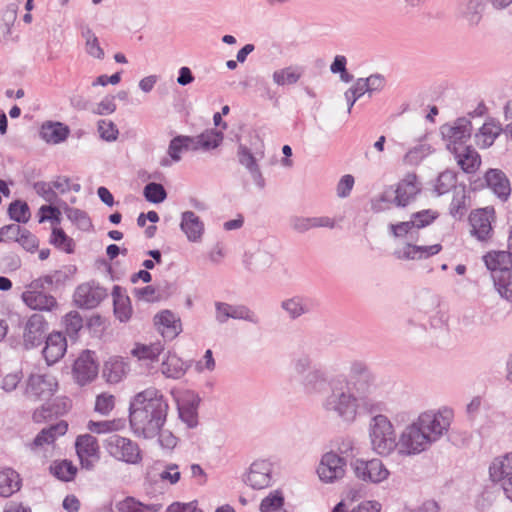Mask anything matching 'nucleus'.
<instances>
[{
  "label": "nucleus",
  "mask_w": 512,
  "mask_h": 512,
  "mask_svg": "<svg viewBox=\"0 0 512 512\" xmlns=\"http://www.w3.org/2000/svg\"><path fill=\"white\" fill-rule=\"evenodd\" d=\"M168 408L161 392L149 387L134 396L130 407V424L136 433L153 438L163 427Z\"/></svg>",
  "instance_id": "f257e3e1"
},
{
  "label": "nucleus",
  "mask_w": 512,
  "mask_h": 512,
  "mask_svg": "<svg viewBox=\"0 0 512 512\" xmlns=\"http://www.w3.org/2000/svg\"><path fill=\"white\" fill-rule=\"evenodd\" d=\"M327 411H333L346 420H353L359 407L358 399L350 393L349 383L334 382L331 394L324 402Z\"/></svg>",
  "instance_id": "f03ea898"
},
{
  "label": "nucleus",
  "mask_w": 512,
  "mask_h": 512,
  "mask_svg": "<svg viewBox=\"0 0 512 512\" xmlns=\"http://www.w3.org/2000/svg\"><path fill=\"white\" fill-rule=\"evenodd\" d=\"M106 452L117 461L127 464H138L142 461V451L139 445L130 438L112 435L105 439Z\"/></svg>",
  "instance_id": "7ed1b4c3"
},
{
  "label": "nucleus",
  "mask_w": 512,
  "mask_h": 512,
  "mask_svg": "<svg viewBox=\"0 0 512 512\" xmlns=\"http://www.w3.org/2000/svg\"><path fill=\"white\" fill-rule=\"evenodd\" d=\"M495 221L496 212L492 206L472 210L468 217L470 235L479 242H489L494 235Z\"/></svg>",
  "instance_id": "20e7f679"
},
{
  "label": "nucleus",
  "mask_w": 512,
  "mask_h": 512,
  "mask_svg": "<svg viewBox=\"0 0 512 512\" xmlns=\"http://www.w3.org/2000/svg\"><path fill=\"white\" fill-rule=\"evenodd\" d=\"M370 438L373 450L380 455H387L396 447L393 426L383 415L374 417Z\"/></svg>",
  "instance_id": "39448f33"
},
{
  "label": "nucleus",
  "mask_w": 512,
  "mask_h": 512,
  "mask_svg": "<svg viewBox=\"0 0 512 512\" xmlns=\"http://www.w3.org/2000/svg\"><path fill=\"white\" fill-rule=\"evenodd\" d=\"M453 417L454 414L451 409L443 408L438 411L424 412L416 421L434 442L448 430Z\"/></svg>",
  "instance_id": "423d86ee"
},
{
  "label": "nucleus",
  "mask_w": 512,
  "mask_h": 512,
  "mask_svg": "<svg viewBox=\"0 0 512 512\" xmlns=\"http://www.w3.org/2000/svg\"><path fill=\"white\" fill-rule=\"evenodd\" d=\"M432 443L427 433L417 421L408 426L402 433L398 449L401 454L414 455L426 450Z\"/></svg>",
  "instance_id": "0eeeda50"
},
{
  "label": "nucleus",
  "mask_w": 512,
  "mask_h": 512,
  "mask_svg": "<svg viewBox=\"0 0 512 512\" xmlns=\"http://www.w3.org/2000/svg\"><path fill=\"white\" fill-rule=\"evenodd\" d=\"M58 382L49 373H32L26 383L25 395L30 400H47L57 391Z\"/></svg>",
  "instance_id": "6e6552de"
},
{
  "label": "nucleus",
  "mask_w": 512,
  "mask_h": 512,
  "mask_svg": "<svg viewBox=\"0 0 512 512\" xmlns=\"http://www.w3.org/2000/svg\"><path fill=\"white\" fill-rule=\"evenodd\" d=\"M489 476L493 482L500 483L504 495L512 502V452L492 461Z\"/></svg>",
  "instance_id": "1a4fd4ad"
},
{
  "label": "nucleus",
  "mask_w": 512,
  "mask_h": 512,
  "mask_svg": "<svg viewBox=\"0 0 512 512\" xmlns=\"http://www.w3.org/2000/svg\"><path fill=\"white\" fill-rule=\"evenodd\" d=\"M75 450L83 469H93L95 464L100 460L98 440L89 433L79 435L76 438Z\"/></svg>",
  "instance_id": "9d476101"
},
{
  "label": "nucleus",
  "mask_w": 512,
  "mask_h": 512,
  "mask_svg": "<svg viewBox=\"0 0 512 512\" xmlns=\"http://www.w3.org/2000/svg\"><path fill=\"white\" fill-rule=\"evenodd\" d=\"M74 380L81 386L92 382L98 375V363L94 352L85 350L79 354L72 367Z\"/></svg>",
  "instance_id": "9b49d317"
},
{
  "label": "nucleus",
  "mask_w": 512,
  "mask_h": 512,
  "mask_svg": "<svg viewBox=\"0 0 512 512\" xmlns=\"http://www.w3.org/2000/svg\"><path fill=\"white\" fill-rule=\"evenodd\" d=\"M353 469L357 478L372 483H380L389 476V471L379 459L370 461L358 459L354 462Z\"/></svg>",
  "instance_id": "f8f14e48"
},
{
  "label": "nucleus",
  "mask_w": 512,
  "mask_h": 512,
  "mask_svg": "<svg viewBox=\"0 0 512 512\" xmlns=\"http://www.w3.org/2000/svg\"><path fill=\"white\" fill-rule=\"evenodd\" d=\"M21 299L32 310L53 311L58 307V302L53 295L45 293L42 288H32V283L26 286Z\"/></svg>",
  "instance_id": "ddd939ff"
},
{
  "label": "nucleus",
  "mask_w": 512,
  "mask_h": 512,
  "mask_svg": "<svg viewBox=\"0 0 512 512\" xmlns=\"http://www.w3.org/2000/svg\"><path fill=\"white\" fill-rule=\"evenodd\" d=\"M346 463L335 453H326L318 466L317 473L322 481L333 482L345 474Z\"/></svg>",
  "instance_id": "4468645a"
},
{
  "label": "nucleus",
  "mask_w": 512,
  "mask_h": 512,
  "mask_svg": "<svg viewBox=\"0 0 512 512\" xmlns=\"http://www.w3.org/2000/svg\"><path fill=\"white\" fill-rule=\"evenodd\" d=\"M420 192L421 187L417 176L409 173L396 185L394 202L398 207H406L416 199Z\"/></svg>",
  "instance_id": "2eb2a0df"
},
{
  "label": "nucleus",
  "mask_w": 512,
  "mask_h": 512,
  "mask_svg": "<svg viewBox=\"0 0 512 512\" xmlns=\"http://www.w3.org/2000/svg\"><path fill=\"white\" fill-rule=\"evenodd\" d=\"M272 480V465L266 460L253 462L246 475V483L254 489L268 487Z\"/></svg>",
  "instance_id": "dca6fc26"
},
{
  "label": "nucleus",
  "mask_w": 512,
  "mask_h": 512,
  "mask_svg": "<svg viewBox=\"0 0 512 512\" xmlns=\"http://www.w3.org/2000/svg\"><path fill=\"white\" fill-rule=\"evenodd\" d=\"M106 296L105 290L89 283L81 284L74 293V302L81 308H94Z\"/></svg>",
  "instance_id": "f3484780"
},
{
  "label": "nucleus",
  "mask_w": 512,
  "mask_h": 512,
  "mask_svg": "<svg viewBox=\"0 0 512 512\" xmlns=\"http://www.w3.org/2000/svg\"><path fill=\"white\" fill-rule=\"evenodd\" d=\"M47 331V322L38 314L32 315L24 329L23 340L26 348H33L41 344Z\"/></svg>",
  "instance_id": "a211bd4d"
},
{
  "label": "nucleus",
  "mask_w": 512,
  "mask_h": 512,
  "mask_svg": "<svg viewBox=\"0 0 512 512\" xmlns=\"http://www.w3.org/2000/svg\"><path fill=\"white\" fill-rule=\"evenodd\" d=\"M452 152L458 166L463 172L472 174L480 168L481 157L471 146H454Z\"/></svg>",
  "instance_id": "6ab92c4d"
},
{
  "label": "nucleus",
  "mask_w": 512,
  "mask_h": 512,
  "mask_svg": "<svg viewBox=\"0 0 512 512\" xmlns=\"http://www.w3.org/2000/svg\"><path fill=\"white\" fill-rule=\"evenodd\" d=\"M68 431V423L64 420L43 428L29 444L31 450H37L45 445H52L59 437Z\"/></svg>",
  "instance_id": "aec40b11"
},
{
  "label": "nucleus",
  "mask_w": 512,
  "mask_h": 512,
  "mask_svg": "<svg viewBox=\"0 0 512 512\" xmlns=\"http://www.w3.org/2000/svg\"><path fill=\"white\" fill-rule=\"evenodd\" d=\"M67 341L60 332L51 333L45 342L43 356L48 365L58 362L66 353Z\"/></svg>",
  "instance_id": "412c9836"
},
{
  "label": "nucleus",
  "mask_w": 512,
  "mask_h": 512,
  "mask_svg": "<svg viewBox=\"0 0 512 512\" xmlns=\"http://www.w3.org/2000/svg\"><path fill=\"white\" fill-rule=\"evenodd\" d=\"M154 323L165 338L173 339L181 331L180 320L169 310L158 313L154 318Z\"/></svg>",
  "instance_id": "4be33fe9"
},
{
  "label": "nucleus",
  "mask_w": 512,
  "mask_h": 512,
  "mask_svg": "<svg viewBox=\"0 0 512 512\" xmlns=\"http://www.w3.org/2000/svg\"><path fill=\"white\" fill-rule=\"evenodd\" d=\"M441 248L442 247L440 244L417 246L407 243L401 248L397 249L395 254L399 259L418 260L438 254L441 251Z\"/></svg>",
  "instance_id": "5701e85b"
},
{
  "label": "nucleus",
  "mask_w": 512,
  "mask_h": 512,
  "mask_svg": "<svg viewBox=\"0 0 512 512\" xmlns=\"http://www.w3.org/2000/svg\"><path fill=\"white\" fill-rule=\"evenodd\" d=\"M483 261L487 269L494 274L512 269V253L510 251H489L483 256Z\"/></svg>",
  "instance_id": "b1692460"
},
{
  "label": "nucleus",
  "mask_w": 512,
  "mask_h": 512,
  "mask_svg": "<svg viewBox=\"0 0 512 512\" xmlns=\"http://www.w3.org/2000/svg\"><path fill=\"white\" fill-rule=\"evenodd\" d=\"M487 186L500 198L506 199L511 192L506 175L498 169H490L485 174Z\"/></svg>",
  "instance_id": "393cba45"
},
{
  "label": "nucleus",
  "mask_w": 512,
  "mask_h": 512,
  "mask_svg": "<svg viewBox=\"0 0 512 512\" xmlns=\"http://www.w3.org/2000/svg\"><path fill=\"white\" fill-rule=\"evenodd\" d=\"M128 370V364L121 357L115 356L105 362L103 376L107 382L115 384L126 377Z\"/></svg>",
  "instance_id": "a878e982"
},
{
  "label": "nucleus",
  "mask_w": 512,
  "mask_h": 512,
  "mask_svg": "<svg viewBox=\"0 0 512 512\" xmlns=\"http://www.w3.org/2000/svg\"><path fill=\"white\" fill-rule=\"evenodd\" d=\"M7 233L11 234L15 241L18 242L28 252H34L37 250L39 242L35 235L25 228H21L19 225H9L3 228Z\"/></svg>",
  "instance_id": "bb28decb"
},
{
  "label": "nucleus",
  "mask_w": 512,
  "mask_h": 512,
  "mask_svg": "<svg viewBox=\"0 0 512 512\" xmlns=\"http://www.w3.org/2000/svg\"><path fill=\"white\" fill-rule=\"evenodd\" d=\"M196 140L194 137L186 135H178L174 137L168 146V155L173 162L181 160V154L189 150H197Z\"/></svg>",
  "instance_id": "cd10ccee"
},
{
  "label": "nucleus",
  "mask_w": 512,
  "mask_h": 512,
  "mask_svg": "<svg viewBox=\"0 0 512 512\" xmlns=\"http://www.w3.org/2000/svg\"><path fill=\"white\" fill-rule=\"evenodd\" d=\"M21 478L10 468H0V496L9 497L20 490Z\"/></svg>",
  "instance_id": "c85d7f7f"
},
{
  "label": "nucleus",
  "mask_w": 512,
  "mask_h": 512,
  "mask_svg": "<svg viewBox=\"0 0 512 512\" xmlns=\"http://www.w3.org/2000/svg\"><path fill=\"white\" fill-rule=\"evenodd\" d=\"M181 228L190 241H197L201 238L204 225L199 217L192 211L184 212L182 215Z\"/></svg>",
  "instance_id": "c756f323"
},
{
  "label": "nucleus",
  "mask_w": 512,
  "mask_h": 512,
  "mask_svg": "<svg viewBox=\"0 0 512 512\" xmlns=\"http://www.w3.org/2000/svg\"><path fill=\"white\" fill-rule=\"evenodd\" d=\"M164 346L160 341L144 344L135 343L131 350V355L139 361H156L163 352Z\"/></svg>",
  "instance_id": "7c9ffc66"
},
{
  "label": "nucleus",
  "mask_w": 512,
  "mask_h": 512,
  "mask_svg": "<svg viewBox=\"0 0 512 512\" xmlns=\"http://www.w3.org/2000/svg\"><path fill=\"white\" fill-rule=\"evenodd\" d=\"M187 370V365L174 353H168L161 364V371L167 378L179 379Z\"/></svg>",
  "instance_id": "2f4dec72"
},
{
  "label": "nucleus",
  "mask_w": 512,
  "mask_h": 512,
  "mask_svg": "<svg viewBox=\"0 0 512 512\" xmlns=\"http://www.w3.org/2000/svg\"><path fill=\"white\" fill-rule=\"evenodd\" d=\"M502 127L494 121L485 122L476 134V144L480 148L490 147L495 139L501 134Z\"/></svg>",
  "instance_id": "473e14b6"
},
{
  "label": "nucleus",
  "mask_w": 512,
  "mask_h": 512,
  "mask_svg": "<svg viewBox=\"0 0 512 512\" xmlns=\"http://www.w3.org/2000/svg\"><path fill=\"white\" fill-rule=\"evenodd\" d=\"M40 134L47 143L58 144L68 137L69 129L61 123H47L42 125Z\"/></svg>",
  "instance_id": "72a5a7b5"
},
{
  "label": "nucleus",
  "mask_w": 512,
  "mask_h": 512,
  "mask_svg": "<svg viewBox=\"0 0 512 512\" xmlns=\"http://www.w3.org/2000/svg\"><path fill=\"white\" fill-rule=\"evenodd\" d=\"M118 512H157L159 507L154 504H146L135 497L127 496L116 503Z\"/></svg>",
  "instance_id": "f704fd0d"
},
{
  "label": "nucleus",
  "mask_w": 512,
  "mask_h": 512,
  "mask_svg": "<svg viewBox=\"0 0 512 512\" xmlns=\"http://www.w3.org/2000/svg\"><path fill=\"white\" fill-rule=\"evenodd\" d=\"M50 471L59 480L69 482L75 478L78 469L72 461L64 459L54 461L50 466Z\"/></svg>",
  "instance_id": "c9c22d12"
},
{
  "label": "nucleus",
  "mask_w": 512,
  "mask_h": 512,
  "mask_svg": "<svg viewBox=\"0 0 512 512\" xmlns=\"http://www.w3.org/2000/svg\"><path fill=\"white\" fill-rule=\"evenodd\" d=\"M494 286L499 295L507 301H512V273L504 271L493 274Z\"/></svg>",
  "instance_id": "e433bc0d"
},
{
  "label": "nucleus",
  "mask_w": 512,
  "mask_h": 512,
  "mask_svg": "<svg viewBox=\"0 0 512 512\" xmlns=\"http://www.w3.org/2000/svg\"><path fill=\"white\" fill-rule=\"evenodd\" d=\"M50 244L56 248L66 252L72 253L74 251V242L62 228L54 226L49 240Z\"/></svg>",
  "instance_id": "4c0bfd02"
},
{
  "label": "nucleus",
  "mask_w": 512,
  "mask_h": 512,
  "mask_svg": "<svg viewBox=\"0 0 512 512\" xmlns=\"http://www.w3.org/2000/svg\"><path fill=\"white\" fill-rule=\"evenodd\" d=\"M194 139L196 140L197 149H214L222 142L223 133L211 129L194 137Z\"/></svg>",
  "instance_id": "58836bf2"
},
{
  "label": "nucleus",
  "mask_w": 512,
  "mask_h": 512,
  "mask_svg": "<svg viewBox=\"0 0 512 512\" xmlns=\"http://www.w3.org/2000/svg\"><path fill=\"white\" fill-rule=\"evenodd\" d=\"M82 36L85 39L86 52L96 59H103L105 53L94 32L89 27H85L82 29Z\"/></svg>",
  "instance_id": "ea45409f"
},
{
  "label": "nucleus",
  "mask_w": 512,
  "mask_h": 512,
  "mask_svg": "<svg viewBox=\"0 0 512 512\" xmlns=\"http://www.w3.org/2000/svg\"><path fill=\"white\" fill-rule=\"evenodd\" d=\"M470 134V129L467 126L448 127L444 132L450 142L449 148L451 151L454 146H462V143L470 138Z\"/></svg>",
  "instance_id": "a19ab883"
},
{
  "label": "nucleus",
  "mask_w": 512,
  "mask_h": 512,
  "mask_svg": "<svg viewBox=\"0 0 512 512\" xmlns=\"http://www.w3.org/2000/svg\"><path fill=\"white\" fill-rule=\"evenodd\" d=\"M124 427L120 420L93 421L87 423V429L95 434H107L116 432Z\"/></svg>",
  "instance_id": "79ce46f5"
},
{
  "label": "nucleus",
  "mask_w": 512,
  "mask_h": 512,
  "mask_svg": "<svg viewBox=\"0 0 512 512\" xmlns=\"http://www.w3.org/2000/svg\"><path fill=\"white\" fill-rule=\"evenodd\" d=\"M284 498L280 491H273L260 504L261 512H286L283 509Z\"/></svg>",
  "instance_id": "37998d69"
},
{
  "label": "nucleus",
  "mask_w": 512,
  "mask_h": 512,
  "mask_svg": "<svg viewBox=\"0 0 512 512\" xmlns=\"http://www.w3.org/2000/svg\"><path fill=\"white\" fill-rule=\"evenodd\" d=\"M301 77V71L298 68L287 67L274 72L273 79L278 85H291L296 83Z\"/></svg>",
  "instance_id": "c03bdc74"
},
{
  "label": "nucleus",
  "mask_w": 512,
  "mask_h": 512,
  "mask_svg": "<svg viewBox=\"0 0 512 512\" xmlns=\"http://www.w3.org/2000/svg\"><path fill=\"white\" fill-rule=\"evenodd\" d=\"M178 408L198 407L199 398L197 394L188 389H176L173 391Z\"/></svg>",
  "instance_id": "a18cd8bd"
},
{
  "label": "nucleus",
  "mask_w": 512,
  "mask_h": 512,
  "mask_svg": "<svg viewBox=\"0 0 512 512\" xmlns=\"http://www.w3.org/2000/svg\"><path fill=\"white\" fill-rule=\"evenodd\" d=\"M457 182L456 175L451 171H444L437 177L434 189L438 195L448 193Z\"/></svg>",
  "instance_id": "49530a36"
},
{
  "label": "nucleus",
  "mask_w": 512,
  "mask_h": 512,
  "mask_svg": "<svg viewBox=\"0 0 512 512\" xmlns=\"http://www.w3.org/2000/svg\"><path fill=\"white\" fill-rule=\"evenodd\" d=\"M114 312L120 321H127L131 314L132 308L130 300L127 296L115 295L114 296Z\"/></svg>",
  "instance_id": "de8ad7c7"
},
{
  "label": "nucleus",
  "mask_w": 512,
  "mask_h": 512,
  "mask_svg": "<svg viewBox=\"0 0 512 512\" xmlns=\"http://www.w3.org/2000/svg\"><path fill=\"white\" fill-rule=\"evenodd\" d=\"M439 217V212L433 209H426L412 214V221L416 228L420 229L433 223Z\"/></svg>",
  "instance_id": "09e8293b"
},
{
  "label": "nucleus",
  "mask_w": 512,
  "mask_h": 512,
  "mask_svg": "<svg viewBox=\"0 0 512 512\" xmlns=\"http://www.w3.org/2000/svg\"><path fill=\"white\" fill-rule=\"evenodd\" d=\"M145 198L152 203H161L166 198V191L161 184L149 183L144 188Z\"/></svg>",
  "instance_id": "8fccbe9b"
},
{
  "label": "nucleus",
  "mask_w": 512,
  "mask_h": 512,
  "mask_svg": "<svg viewBox=\"0 0 512 512\" xmlns=\"http://www.w3.org/2000/svg\"><path fill=\"white\" fill-rule=\"evenodd\" d=\"M66 333L69 335L77 334L83 327V319L76 311L67 313L63 320Z\"/></svg>",
  "instance_id": "3c124183"
},
{
  "label": "nucleus",
  "mask_w": 512,
  "mask_h": 512,
  "mask_svg": "<svg viewBox=\"0 0 512 512\" xmlns=\"http://www.w3.org/2000/svg\"><path fill=\"white\" fill-rule=\"evenodd\" d=\"M369 93V88L365 79H358L355 84L346 92V98L350 102L349 110L354 103L365 93Z\"/></svg>",
  "instance_id": "603ef678"
},
{
  "label": "nucleus",
  "mask_w": 512,
  "mask_h": 512,
  "mask_svg": "<svg viewBox=\"0 0 512 512\" xmlns=\"http://www.w3.org/2000/svg\"><path fill=\"white\" fill-rule=\"evenodd\" d=\"M115 406V398L108 393H102L96 397L95 411L102 415L109 414Z\"/></svg>",
  "instance_id": "864d4df0"
},
{
  "label": "nucleus",
  "mask_w": 512,
  "mask_h": 512,
  "mask_svg": "<svg viewBox=\"0 0 512 512\" xmlns=\"http://www.w3.org/2000/svg\"><path fill=\"white\" fill-rule=\"evenodd\" d=\"M9 214L17 222H27L30 218L29 207L24 202H14L9 207Z\"/></svg>",
  "instance_id": "5fc2aeb1"
},
{
  "label": "nucleus",
  "mask_w": 512,
  "mask_h": 512,
  "mask_svg": "<svg viewBox=\"0 0 512 512\" xmlns=\"http://www.w3.org/2000/svg\"><path fill=\"white\" fill-rule=\"evenodd\" d=\"M60 276V271H54L51 274L40 276L30 283H32V288H42L44 290L46 287H51L54 284L60 283Z\"/></svg>",
  "instance_id": "6e6d98bb"
},
{
  "label": "nucleus",
  "mask_w": 512,
  "mask_h": 512,
  "mask_svg": "<svg viewBox=\"0 0 512 512\" xmlns=\"http://www.w3.org/2000/svg\"><path fill=\"white\" fill-rule=\"evenodd\" d=\"M98 131L101 138L107 141H114L118 136V129L116 125L110 120H100L98 122Z\"/></svg>",
  "instance_id": "4d7b16f0"
},
{
  "label": "nucleus",
  "mask_w": 512,
  "mask_h": 512,
  "mask_svg": "<svg viewBox=\"0 0 512 512\" xmlns=\"http://www.w3.org/2000/svg\"><path fill=\"white\" fill-rule=\"evenodd\" d=\"M53 221L56 225L61 222V212L57 207L44 205L39 209V222Z\"/></svg>",
  "instance_id": "13d9d810"
},
{
  "label": "nucleus",
  "mask_w": 512,
  "mask_h": 512,
  "mask_svg": "<svg viewBox=\"0 0 512 512\" xmlns=\"http://www.w3.org/2000/svg\"><path fill=\"white\" fill-rule=\"evenodd\" d=\"M66 214L71 221L76 222L82 228H88L91 226L89 217L82 210L75 208H67Z\"/></svg>",
  "instance_id": "bf43d9fd"
},
{
  "label": "nucleus",
  "mask_w": 512,
  "mask_h": 512,
  "mask_svg": "<svg viewBox=\"0 0 512 512\" xmlns=\"http://www.w3.org/2000/svg\"><path fill=\"white\" fill-rule=\"evenodd\" d=\"M116 110L115 99L113 96H106L94 108L93 112L97 115H109Z\"/></svg>",
  "instance_id": "052dcab7"
},
{
  "label": "nucleus",
  "mask_w": 512,
  "mask_h": 512,
  "mask_svg": "<svg viewBox=\"0 0 512 512\" xmlns=\"http://www.w3.org/2000/svg\"><path fill=\"white\" fill-rule=\"evenodd\" d=\"M181 477L179 467L176 464H168L165 469L160 473V479L167 481L170 484H176Z\"/></svg>",
  "instance_id": "680f3d73"
},
{
  "label": "nucleus",
  "mask_w": 512,
  "mask_h": 512,
  "mask_svg": "<svg viewBox=\"0 0 512 512\" xmlns=\"http://www.w3.org/2000/svg\"><path fill=\"white\" fill-rule=\"evenodd\" d=\"M198 407L178 408L180 418L188 425V427H195L198 423Z\"/></svg>",
  "instance_id": "e2e57ef3"
},
{
  "label": "nucleus",
  "mask_w": 512,
  "mask_h": 512,
  "mask_svg": "<svg viewBox=\"0 0 512 512\" xmlns=\"http://www.w3.org/2000/svg\"><path fill=\"white\" fill-rule=\"evenodd\" d=\"M416 227L415 222L411 221H405V222H399L397 224H391L389 226L390 232L392 235L396 238L404 237L408 233L411 232V230Z\"/></svg>",
  "instance_id": "0e129e2a"
},
{
  "label": "nucleus",
  "mask_w": 512,
  "mask_h": 512,
  "mask_svg": "<svg viewBox=\"0 0 512 512\" xmlns=\"http://www.w3.org/2000/svg\"><path fill=\"white\" fill-rule=\"evenodd\" d=\"M134 296L139 300L154 302L159 300V295L153 286H146L134 290Z\"/></svg>",
  "instance_id": "69168bd1"
},
{
  "label": "nucleus",
  "mask_w": 512,
  "mask_h": 512,
  "mask_svg": "<svg viewBox=\"0 0 512 512\" xmlns=\"http://www.w3.org/2000/svg\"><path fill=\"white\" fill-rule=\"evenodd\" d=\"M325 386V381L317 373L309 375L305 382V387L309 393L320 392Z\"/></svg>",
  "instance_id": "338daca9"
},
{
  "label": "nucleus",
  "mask_w": 512,
  "mask_h": 512,
  "mask_svg": "<svg viewBox=\"0 0 512 512\" xmlns=\"http://www.w3.org/2000/svg\"><path fill=\"white\" fill-rule=\"evenodd\" d=\"M166 512H203L194 502L180 503L175 502L168 506Z\"/></svg>",
  "instance_id": "774afa93"
}]
</instances>
